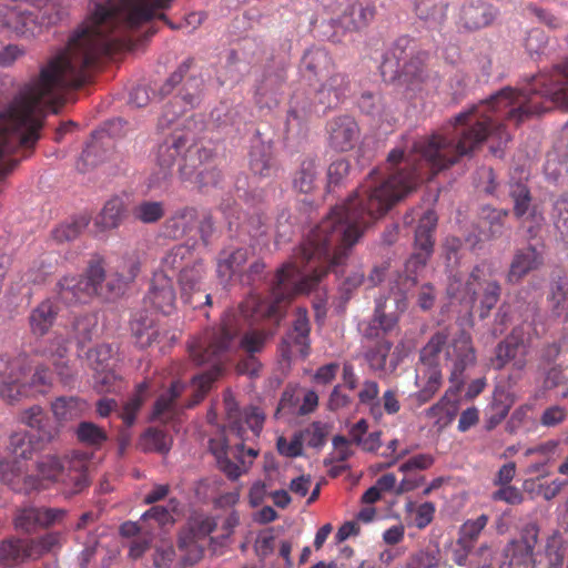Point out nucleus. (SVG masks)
I'll use <instances>...</instances> for the list:
<instances>
[{
    "instance_id": "a18cd8bd",
    "label": "nucleus",
    "mask_w": 568,
    "mask_h": 568,
    "mask_svg": "<svg viewBox=\"0 0 568 568\" xmlns=\"http://www.w3.org/2000/svg\"><path fill=\"white\" fill-rule=\"evenodd\" d=\"M379 385L377 382L366 379L363 382L362 387L357 394L358 403L368 406L369 414L375 419H381L383 416L381 403L378 400Z\"/></svg>"
},
{
    "instance_id": "ea45409f",
    "label": "nucleus",
    "mask_w": 568,
    "mask_h": 568,
    "mask_svg": "<svg viewBox=\"0 0 568 568\" xmlns=\"http://www.w3.org/2000/svg\"><path fill=\"white\" fill-rule=\"evenodd\" d=\"M52 386V374L50 369L44 365H39L36 367L34 373L31 378L27 383H18V387H23L26 393L22 394V397L28 396H37L47 394Z\"/></svg>"
},
{
    "instance_id": "4468645a",
    "label": "nucleus",
    "mask_w": 568,
    "mask_h": 568,
    "mask_svg": "<svg viewBox=\"0 0 568 568\" xmlns=\"http://www.w3.org/2000/svg\"><path fill=\"white\" fill-rule=\"evenodd\" d=\"M311 324L306 308H297L292 328L285 334L281 343V354L286 361L300 355L305 358L310 354Z\"/></svg>"
},
{
    "instance_id": "a19ab883",
    "label": "nucleus",
    "mask_w": 568,
    "mask_h": 568,
    "mask_svg": "<svg viewBox=\"0 0 568 568\" xmlns=\"http://www.w3.org/2000/svg\"><path fill=\"white\" fill-rule=\"evenodd\" d=\"M69 456L58 457L54 455H47L37 463L38 475L40 479V489L42 488V481H50L58 484L63 468L65 467V459Z\"/></svg>"
},
{
    "instance_id": "7c9ffc66",
    "label": "nucleus",
    "mask_w": 568,
    "mask_h": 568,
    "mask_svg": "<svg viewBox=\"0 0 568 568\" xmlns=\"http://www.w3.org/2000/svg\"><path fill=\"white\" fill-rule=\"evenodd\" d=\"M88 407L84 399L75 396H61L51 403V410L58 424L80 418Z\"/></svg>"
},
{
    "instance_id": "0e129e2a",
    "label": "nucleus",
    "mask_w": 568,
    "mask_h": 568,
    "mask_svg": "<svg viewBox=\"0 0 568 568\" xmlns=\"http://www.w3.org/2000/svg\"><path fill=\"white\" fill-rule=\"evenodd\" d=\"M268 336L270 334L265 331L246 332L240 341V346L247 354L254 355L255 353L262 352Z\"/></svg>"
},
{
    "instance_id": "c03bdc74",
    "label": "nucleus",
    "mask_w": 568,
    "mask_h": 568,
    "mask_svg": "<svg viewBox=\"0 0 568 568\" xmlns=\"http://www.w3.org/2000/svg\"><path fill=\"white\" fill-rule=\"evenodd\" d=\"M181 174L185 179L194 178L195 183L199 184L200 187L215 185L221 179V171L217 170L216 165L211 162H201L199 168H195L193 172L187 171V166L184 165L181 169Z\"/></svg>"
},
{
    "instance_id": "7ed1b4c3",
    "label": "nucleus",
    "mask_w": 568,
    "mask_h": 568,
    "mask_svg": "<svg viewBox=\"0 0 568 568\" xmlns=\"http://www.w3.org/2000/svg\"><path fill=\"white\" fill-rule=\"evenodd\" d=\"M227 424L209 439V450L219 469L231 480L246 474L258 456V449L246 447L245 442L258 438L266 415L257 406L240 409L232 393L223 398Z\"/></svg>"
},
{
    "instance_id": "f3484780",
    "label": "nucleus",
    "mask_w": 568,
    "mask_h": 568,
    "mask_svg": "<svg viewBox=\"0 0 568 568\" xmlns=\"http://www.w3.org/2000/svg\"><path fill=\"white\" fill-rule=\"evenodd\" d=\"M528 353V341L525 337L523 327H515L511 333L496 347V356L493 364L500 369L514 361L515 366L521 368Z\"/></svg>"
},
{
    "instance_id": "13d9d810",
    "label": "nucleus",
    "mask_w": 568,
    "mask_h": 568,
    "mask_svg": "<svg viewBox=\"0 0 568 568\" xmlns=\"http://www.w3.org/2000/svg\"><path fill=\"white\" fill-rule=\"evenodd\" d=\"M97 324V317L91 314H85L75 318L73 323V332L79 347H83L87 343L92 341Z\"/></svg>"
},
{
    "instance_id": "6ab92c4d",
    "label": "nucleus",
    "mask_w": 568,
    "mask_h": 568,
    "mask_svg": "<svg viewBox=\"0 0 568 568\" xmlns=\"http://www.w3.org/2000/svg\"><path fill=\"white\" fill-rule=\"evenodd\" d=\"M175 290L172 278L162 272H155L148 294L145 303L150 304L156 311L169 315L175 308Z\"/></svg>"
},
{
    "instance_id": "603ef678",
    "label": "nucleus",
    "mask_w": 568,
    "mask_h": 568,
    "mask_svg": "<svg viewBox=\"0 0 568 568\" xmlns=\"http://www.w3.org/2000/svg\"><path fill=\"white\" fill-rule=\"evenodd\" d=\"M13 526L26 534H34L39 530L38 506L20 507L13 516Z\"/></svg>"
},
{
    "instance_id": "423d86ee",
    "label": "nucleus",
    "mask_w": 568,
    "mask_h": 568,
    "mask_svg": "<svg viewBox=\"0 0 568 568\" xmlns=\"http://www.w3.org/2000/svg\"><path fill=\"white\" fill-rule=\"evenodd\" d=\"M65 11L59 0H38L37 11L26 4L0 6V28L18 37L31 38L42 26L58 23Z\"/></svg>"
},
{
    "instance_id": "49530a36",
    "label": "nucleus",
    "mask_w": 568,
    "mask_h": 568,
    "mask_svg": "<svg viewBox=\"0 0 568 568\" xmlns=\"http://www.w3.org/2000/svg\"><path fill=\"white\" fill-rule=\"evenodd\" d=\"M317 178V165L315 160L305 159L296 171L293 185L302 193H310L315 187Z\"/></svg>"
},
{
    "instance_id": "f704fd0d",
    "label": "nucleus",
    "mask_w": 568,
    "mask_h": 568,
    "mask_svg": "<svg viewBox=\"0 0 568 568\" xmlns=\"http://www.w3.org/2000/svg\"><path fill=\"white\" fill-rule=\"evenodd\" d=\"M125 215V204L122 199L115 196L110 199L95 217L94 225L101 231L118 227Z\"/></svg>"
},
{
    "instance_id": "a878e982",
    "label": "nucleus",
    "mask_w": 568,
    "mask_h": 568,
    "mask_svg": "<svg viewBox=\"0 0 568 568\" xmlns=\"http://www.w3.org/2000/svg\"><path fill=\"white\" fill-rule=\"evenodd\" d=\"M197 226V211L194 207H182L170 215L162 225V234L171 240L187 236Z\"/></svg>"
},
{
    "instance_id": "ddd939ff",
    "label": "nucleus",
    "mask_w": 568,
    "mask_h": 568,
    "mask_svg": "<svg viewBox=\"0 0 568 568\" xmlns=\"http://www.w3.org/2000/svg\"><path fill=\"white\" fill-rule=\"evenodd\" d=\"M446 357L450 364L449 379L459 387L464 384V372L476 363L471 336L467 332L460 331L448 345Z\"/></svg>"
},
{
    "instance_id": "473e14b6",
    "label": "nucleus",
    "mask_w": 568,
    "mask_h": 568,
    "mask_svg": "<svg viewBox=\"0 0 568 568\" xmlns=\"http://www.w3.org/2000/svg\"><path fill=\"white\" fill-rule=\"evenodd\" d=\"M508 214V210L495 209L489 205L480 209L479 227L486 231L484 233L485 239L493 240L501 236Z\"/></svg>"
},
{
    "instance_id": "6e6d98bb",
    "label": "nucleus",
    "mask_w": 568,
    "mask_h": 568,
    "mask_svg": "<svg viewBox=\"0 0 568 568\" xmlns=\"http://www.w3.org/2000/svg\"><path fill=\"white\" fill-rule=\"evenodd\" d=\"M530 412L531 407L529 405L517 407L506 424V430L509 434H516L520 430L530 432L535 427V419Z\"/></svg>"
},
{
    "instance_id": "3c124183",
    "label": "nucleus",
    "mask_w": 568,
    "mask_h": 568,
    "mask_svg": "<svg viewBox=\"0 0 568 568\" xmlns=\"http://www.w3.org/2000/svg\"><path fill=\"white\" fill-rule=\"evenodd\" d=\"M114 353L115 351L112 345L100 344L85 353V359L94 373H100V371L111 368V361Z\"/></svg>"
},
{
    "instance_id": "680f3d73",
    "label": "nucleus",
    "mask_w": 568,
    "mask_h": 568,
    "mask_svg": "<svg viewBox=\"0 0 568 568\" xmlns=\"http://www.w3.org/2000/svg\"><path fill=\"white\" fill-rule=\"evenodd\" d=\"M67 516L68 510L65 508L47 506L38 507L39 530L50 529L54 526L62 525Z\"/></svg>"
},
{
    "instance_id": "e2e57ef3",
    "label": "nucleus",
    "mask_w": 568,
    "mask_h": 568,
    "mask_svg": "<svg viewBox=\"0 0 568 568\" xmlns=\"http://www.w3.org/2000/svg\"><path fill=\"white\" fill-rule=\"evenodd\" d=\"M121 378L108 368L94 374V388L99 393H116L121 389Z\"/></svg>"
},
{
    "instance_id": "72a5a7b5",
    "label": "nucleus",
    "mask_w": 568,
    "mask_h": 568,
    "mask_svg": "<svg viewBox=\"0 0 568 568\" xmlns=\"http://www.w3.org/2000/svg\"><path fill=\"white\" fill-rule=\"evenodd\" d=\"M560 447V442L556 439H549L547 442L537 444L535 446L528 447L524 456L531 457L534 455L539 457V462L532 463L528 466V474H541L546 471V466L558 455V450Z\"/></svg>"
},
{
    "instance_id": "774afa93",
    "label": "nucleus",
    "mask_w": 568,
    "mask_h": 568,
    "mask_svg": "<svg viewBox=\"0 0 568 568\" xmlns=\"http://www.w3.org/2000/svg\"><path fill=\"white\" fill-rule=\"evenodd\" d=\"M189 527L196 535L200 540L206 538L211 532H213L217 526V523L212 516L199 515L192 517L189 523Z\"/></svg>"
},
{
    "instance_id": "f8f14e48",
    "label": "nucleus",
    "mask_w": 568,
    "mask_h": 568,
    "mask_svg": "<svg viewBox=\"0 0 568 568\" xmlns=\"http://www.w3.org/2000/svg\"><path fill=\"white\" fill-rule=\"evenodd\" d=\"M89 462L90 456L84 452H73L65 459L64 471H62L57 484L65 497L81 494L90 486L88 476Z\"/></svg>"
},
{
    "instance_id": "5fc2aeb1",
    "label": "nucleus",
    "mask_w": 568,
    "mask_h": 568,
    "mask_svg": "<svg viewBox=\"0 0 568 568\" xmlns=\"http://www.w3.org/2000/svg\"><path fill=\"white\" fill-rule=\"evenodd\" d=\"M447 343V334L435 333L420 351V362L425 367L438 366V355Z\"/></svg>"
},
{
    "instance_id": "393cba45",
    "label": "nucleus",
    "mask_w": 568,
    "mask_h": 568,
    "mask_svg": "<svg viewBox=\"0 0 568 568\" xmlns=\"http://www.w3.org/2000/svg\"><path fill=\"white\" fill-rule=\"evenodd\" d=\"M544 263L542 254L531 244L515 252L509 266L507 280L518 283L531 271L539 268Z\"/></svg>"
},
{
    "instance_id": "37998d69",
    "label": "nucleus",
    "mask_w": 568,
    "mask_h": 568,
    "mask_svg": "<svg viewBox=\"0 0 568 568\" xmlns=\"http://www.w3.org/2000/svg\"><path fill=\"white\" fill-rule=\"evenodd\" d=\"M40 443L38 439L34 440L27 432H14L10 436L9 449L14 459L29 460L36 450L40 448L38 447Z\"/></svg>"
},
{
    "instance_id": "f03ea898",
    "label": "nucleus",
    "mask_w": 568,
    "mask_h": 568,
    "mask_svg": "<svg viewBox=\"0 0 568 568\" xmlns=\"http://www.w3.org/2000/svg\"><path fill=\"white\" fill-rule=\"evenodd\" d=\"M172 0H91L90 13L70 36L64 49L40 68L7 106H62L67 89L87 83L102 57L125 43V32L158 18L179 29L164 13Z\"/></svg>"
},
{
    "instance_id": "cd10ccee",
    "label": "nucleus",
    "mask_w": 568,
    "mask_h": 568,
    "mask_svg": "<svg viewBox=\"0 0 568 568\" xmlns=\"http://www.w3.org/2000/svg\"><path fill=\"white\" fill-rule=\"evenodd\" d=\"M496 16L497 10L484 0L471 1L462 9V21L468 30H477L489 26Z\"/></svg>"
},
{
    "instance_id": "6e6552de",
    "label": "nucleus",
    "mask_w": 568,
    "mask_h": 568,
    "mask_svg": "<svg viewBox=\"0 0 568 568\" xmlns=\"http://www.w3.org/2000/svg\"><path fill=\"white\" fill-rule=\"evenodd\" d=\"M332 13V23L345 31L366 28L375 16V6L367 0H318Z\"/></svg>"
},
{
    "instance_id": "0eeeda50",
    "label": "nucleus",
    "mask_w": 568,
    "mask_h": 568,
    "mask_svg": "<svg viewBox=\"0 0 568 568\" xmlns=\"http://www.w3.org/2000/svg\"><path fill=\"white\" fill-rule=\"evenodd\" d=\"M105 270L100 258H92L83 275L64 276L58 283V295L68 304L87 303L93 296L103 295Z\"/></svg>"
},
{
    "instance_id": "4c0bfd02",
    "label": "nucleus",
    "mask_w": 568,
    "mask_h": 568,
    "mask_svg": "<svg viewBox=\"0 0 568 568\" xmlns=\"http://www.w3.org/2000/svg\"><path fill=\"white\" fill-rule=\"evenodd\" d=\"M29 541L33 557L34 559H38L45 554L60 550L67 541V537L63 531L51 530L39 537L29 538Z\"/></svg>"
},
{
    "instance_id": "a211bd4d",
    "label": "nucleus",
    "mask_w": 568,
    "mask_h": 568,
    "mask_svg": "<svg viewBox=\"0 0 568 568\" xmlns=\"http://www.w3.org/2000/svg\"><path fill=\"white\" fill-rule=\"evenodd\" d=\"M437 225V215L434 211L427 210L419 219L415 231V250L416 252L409 260V264L424 266L433 253L434 248V231Z\"/></svg>"
},
{
    "instance_id": "4be33fe9",
    "label": "nucleus",
    "mask_w": 568,
    "mask_h": 568,
    "mask_svg": "<svg viewBox=\"0 0 568 568\" xmlns=\"http://www.w3.org/2000/svg\"><path fill=\"white\" fill-rule=\"evenodd\" d=\"M19 422L34 429L38 434V442L42 444L51 443L60 433L59 426L51 420L45 410L39 405L22 410L19 414Z\"/></svg>"
},
{
    "instance_id": "e433bc0d",
    "label": "nucleus",
    "mask_w": 568,
    "mask_h": 568,
    "mask_svg": "<svg viewBox=\"0 0 568 568\" xmlns=\"http://www.w3.org/2000/svg\"><path fill=\"white\" fill-rule=\"evenodd\" d=\"M448 4L442 0H415V13L424 21L440 27L446 21Z\"/></svg>"
},
{
    "instance_id": "09e8293b",
    "label": "nucleus",
    "mask_w": 568,
    "mask_h": 568,
    "mask_svg": "<svg viewBox=\"0 0 568 568\" xmlns=\"http://www.w3.org/2000/svg\"><path fill=\"white\" fill-rule=\"evenodd\" d=\"M488 524V516L483 514L476 519L466 520L459 528L457 544H466V547H475L481 531Z\"/></svg>"
},
{
    "instance_id": "39448f33",
    "label": "nucleus",
    "mask_w": 568,
    "mask_h": 568,
    "mask_svg": "<svg viewBox=\"0 0 568 568\" xmlns=\"http://www.w3.org/2000/svg\"><path fill=\"white\" fill-rule=\"evenodd\" d=\"M447 293L450 297L469 307H474L478 301L480 306L479 316L485 318L497 305L501 286L495 276L493 264L483 261L471 270L466 282L454 276L448 283Z\"/></svg>"
},
{
    "instance_id": "5701e85b",
    "label": "nucleus",
    "mask_w": 568,
    "mask_h": 568,
    "mask_svg": "<svg viewBox=\"0 0 568 568\" xmlns=\"http://www.w3.org/2000/svg\"><path fill=\"white\" fill-rule=\"evenodd\" d=\"M286 75L283 70L267 72L256 87L255 102L260 108L272 109L280 103Z\"/></svg>"
},
{
    "instance_id": "1a4fd4ad",
    "label": "nucleus",
    "mask_w": 568,
    "mask_h": 568,
    "mask_svg": "<svg viewBox=\"0 0 568 568\" xmlns=\"http://www.w3.org/2000/svg\"><path fill=\"white\" fill-rule=\"evenodd\" d=\"M392 55L397 61V71L405 81L412 84L425 81L428 52L422 50L415 39L408 36L399 37L392 48Z\"/></svg>"
},
{
    "instance_id": "aec40b11",
    "label": "nucleus",
    "mask_w": 568,
    "mask_h": 568,
    "mask_svg": "<svg viewBox=\"0 0 568 568\" xmlns=\"http://www.w3.org/2000/svg\"><path fill=\"white\" fill-rule=\"evenodd\" d=\"M0 480L19 494H30L40 489V479L34 475L26 474L20 460L0 462Z\"/></svg>"
},
{
    "instance_id": "c756f323",
    "label": "nucleus",
    "mask_w": 568,
    "mask_h": 568,
    "mask_svg": "<svg viewBox=\"0 0 568 568\" xmlns=\"http://www.w3.org/2000/svg\"><path fill=\"white\" fill-rule=\"evenodd\" d=\"M41 354L53 364L62 381L69 382L73 377V373L67 361L68 347L65 338L62 336L53 337L43 351H41Z\"/></svg>"
},
{
    "instance_id": "9d476101",
    "label": "nucleus",
    "mask_w": 568,
    "mask_h": 568,
    "mask_svg": "<svg viewBox=\"0 0 568 568\" xmlns=\"http://www.w3.org/2000/svg\"><path fill=\"white\" fill-rule=\"evenodd\" d=\"M341 100L332 92L321 85L313 93V98L303 91H295L291 99V106L287 112L286 125L291 130L301 126L313 113L326 112L336 106Z\"/></svg>"
},
{
    "instance_id": "4d7b16f0",
    "label": "nucleus",
    "mask_w": 568,
    "mask_h": 568,
    "mask_svg": "<svg viewBox=\"0 0 568 568\" xmlns=\"http://www.w3.org/2000/svg\"><path fill=\"white\" fill-rule=\"evenodd\" d=\"M250 169L258 176H270L272 174V156L263 145L252 148L250 153Z\"/></svg>"
},
{
    "instance_id": "bf43d9fd",
    "label": "nucleus",
    "mask_w": 568,
    "mask_h": 568,
    "mask_svg": "<svg viewBox=\"0 0 568 568\" xmlns=\"http://www.w3.org/2000/svg\"><path fill=\"white\" fill-rule=\"evenodd\" d=\"M90 219L87 215H81L73 219L71 222L61 224L53 231V236L57 241H72L77 239L89 225Z\"/></svg>"
},
{
    "instance_id": "b1692460",
    "label": "nucleus",
    "mask_w": 568,
    "mask_h": 568,
    "mask_svg": "<svg viewBox=\"0 0 568 568\" xmlns=\"http://www.w3.org/2000/svg\"><path fill=\"white\" fill-rule=\"evenodd\" d=\"M392 347L393 343L390 341L382 338L365 352L364 357L373 372L383 375L396 371L399 357L395 353L390 354Z\"/></svg>"
},
{
    "instance_id": "864d4df0",
    "label": "nucleus",
    "mask_w": 568,
    "mask_h": 568,
    "mask_svg": "<svg viewBox=\"0 0 568 568\" xmlns=\"http://www.w3.org/2000/svg\"><path fill=\"white\" fill-rule=\"evenodd\" d=\"M509 195L514 201V214L517 219L524 220L525 215L531 212V196L528 186L524 183L510 185Z\"/></svg>"
},
{
    "instance_id": "bb28decb",
    "label": "nucleus",
    "mask_w": 568,
    "mask_h": 568,
    "mask_svg": "<svg viewBox=\"0 0 568 568\" xmlns=\"http://www.w3.org/2000/svg\"><path fill=\"white\" fill-rule=\"evenodd\" d=\"M29 539L17 537L0 541V567L14 568L22 562L34 559Z\"/></svg>"
},
{
    "instance_id": "2f4dec72",
    "label": "nucleus",
    "mask_w": 568,
    "mask_h": 568,
    "mask_svg": "<svg viewBox=\"0 0 568 568\" xmlns=\"http://www.w3.org/2000/svg\"><path fill=\"white\" fill-rule=\"evenodd\" d=\"M58 316V307L50 300L41 302L29 315L30 331L36 336H44L53 326Z\"/></svg>"
},
{
    "instance_id": "2eb2a0df",
    "label": "nucleus",
    "mask_w": 568,
    "mask_h": 568,
    "mask_svg": "<svg viewBox=\"0 0 568 568\" xmlns=\"http://www.w3.org/2000/svg\"><path fill=\"white\" fill-rule=\"evenodd\" d=\"M26 357L0 355V396L9 404L19 402L26 393L23 387H18L26 374Z\"/></svg>"
},
{
    "instance_id": "412c9836",
    "label": "nucleus",
    "mask_w": 568,
    "mask_h": 568,
    "mask_svg": "<svg viewBox=\"0 0 568 568\" xmlns=\"http://www.w3.org/2000/svg\"><path fill=\"white\" fill-rule=\"evenodd\" d=\"M251 251L247 247L227 246L216 256V276L222 283H229L234 276L240 277L243 266L248 261Z\"/></svg>"
},
{
    "instance_id": "c85d7f7f",
    "label": "nucleus",
    "mask_w": 568,
    "mask_h": 568,
    "mask_svg": "<svg viewBox=\"0 0 568 568\" xmlns=\"http://www.w3.org/2000/svg\"><path fill=\"white\" fill-rule=\"evenodd\" d=\"M200 257L196 256L194 247L187 244H179L170 248L165 252L163 257L161 258V271L166 274V272L182 273L183 268H186L193 264V262L197 261Z\"/></svg>"
},
{
    "instance_id": "052dcab7",
    "label": "nucleus",
    "mask_w": 568,
    "mask_h": 568,
    "mask_svg": "<svg viewBox=\"0 0 568 568\" xmlns=\"http://www.w3.org/2000/svg\"><path fill=\"white\" fill-rule=\"evenodd\" d=\"M399 321V315L396 313H386V298L379 297L376 300L374 310V323H378L383 334H388L394 331Z\"/></svg>"
},
{
    "instance_id": "69168bd1",
    "label": "nucleus",
    "mask_w": 568,
    "mask_h": 568,
    "mask_svg": "<svg viewBox=\"0 0 568 568\" xmlns=\"http://www.w3.org/2000/svg\"><path fill=\"white\" fill-rule=\"evenodd\" d=\"M140 272V263L134 257H123L116 267L119 290L132 282Z\"/></svg>"
},
{
    "instance_id": "20e7f679",
    "label": "nucleus",
    "mask_w": 568,
    "mask_h": 568,
    "mask_svg": "<svg viewBox=\"0 0 568 568\" xmlns=\"http://www.w3.org/2000/svg\"><path fill=\"white\" fill-rule=\"evenodd\" d=\"M202 87L203 80L201 78H189L183 83L181 92L165 104L159 119L161 130L173 126L170 135L159 144L156 150V162L165 171L170 170L187 149L190 136L185 131V125L179 123V119L200 102Z\"/></svg>"
},
{
    "instance_id": "338daca9",
    "label": "nucleus",
    "mask_w": 568,
    "mask_h": 568,
    "mask_svg": "<svg viewBox=\"0 0 568 568\" xmlns=\"http://www.w3.org/2000/svg\"><path fill=\"white\" fill-rule=\"evenodd\" d=\"M552 219L561 235L568 236V197L560 196L554 203Z\"/></svg>"
},
{
    "instance_id": "dca6fc26",
    "label": "nucleus",
    "mask_w": 568,
    "mask_h": 568,
    "mask_svg": "<svg viewBox=\"0 0 568 568\" xmlns=\"http://www.w3.org/2000/svg\"><path fill=\"white\" fill-rule=\"evenodd\" d=\"M327 144L335 152H347L358 142L361 130L351 115H338L326 123Z\"/></svg>"
},
{
    "instance_id": "de8ad7c7",
    "label": "nucleus",
    "mask_w": 568,
    "mask_h": 568,
    "mask_svg": "<svg viewBox=\"0 0 568 568\" xmlns=\"http://www.w3.org/2000/svg\"><path fill=\"white\" fill-rule=\"evenodd\" d=\"M141 446L145 452L166 454L172 446V437L162 429L149 428L141 438Z\"/></svg>"
},
{
    "instance_id": "79ce46f5",
    "label": "nucleus",
    "mask_w": 568,
    "mask_h": 568,
    "mask_svg": "<svg viewBox=\"0 0 568 568\" xmlns=\"http://www.w3.org/2000/svg\"><path fill=\"white\" fill-rule=\"evenodd\" d=\"M74 434L79 443L93 449H100L109 438L106 432L92 422H81Z\"/></svg>"
},
{
    "instance_id": "58836bf2",
    "label": "nucleus",
    "mask_w": 568,
    "mask_h": 568,
    "mask_svg": "<svg viewBox=\"0 0 568 568\" xmlns=\"http://www.w3.org/2000/svg\"><path fill=\"white\" fill-rule=\"evenodd\" d=\"M302 69L316 78L329 73L333 62L324 49H313L305 52L302 59Z\"/></svg>"
},
{
    "instance_id": "8fccbe9b",
    "label": "nucleus",
    "mask_w": 568,
    "mask_h": 568,
    "mask_svg": "<svg viewBox=\"0 0 568 568\" xmlns=\"http://www.w3.org/2000/svg\"><path fill=\"white\" fill-rule=\"evenodd\" d=\"M164 204L160 201H142L132 210L133 217L144 224L159 222L164 216Z\"/></svg>"
},
{
    "instance_id": "f257e3e1",
    "label": "nucleus",
    "mask_w": 568,
    "mask_h": 568,
    "mask_svg": "<svg viewBox=\"0 0 568 568\" xmlns=\"http://www.w3.org/2000/svg\"><path fill=\"white\" fill-rule=\"evenodd\" d=\"M568 103V63L549 74L534 75L520 90L506 87L453 116L438 131L413 143L409 154L394 149L384 166L373 169L358 189L310 231L293 257L277 268L271 284V301L250 294L241 303V329L264 320L278 324L298 294L311 292L328 272L337 276L353 245L364 231L427 179L471 156L486 140L490 152L501 156L511 135L505 122L516 126Z\"/></svg>"
},
{
    "instance_id": "9b49d317",
    "label": "nucleus",
    "mask_w": 568,
    "mask_h": 568,
    "mask_svg": "<svg viewBox=\"0 0 568 568\" xmlns=\"http://www.w3.org/2000/svg\"><path fill=\"white\" fill-rule=\"evenodd\" d=\"M206 275L204 261L199 258L186 268H183L179 275V285L181 290V300L193 308L203 305H211V295L203 287V281Z\"/></svg>"
},
{
    "instance_id": "c9c22d12",
    "label": "nucleus",
    "mask_w": 568,
    "mask_h": 568,
    "mask_svg": "<svg viewBox=\"0 0 568 568\" xmlns=\"http://www.w3.org/2000/svg\"><path fill=\"white\" fill-rule=\"evenodd\" d=\"M513 402L504 392L494 394L493 400L485 410V428L495 429L508 415Z\"/></svg>"
}]
</instances>
